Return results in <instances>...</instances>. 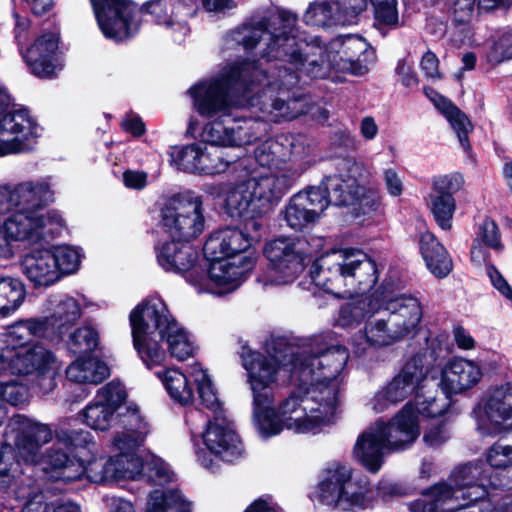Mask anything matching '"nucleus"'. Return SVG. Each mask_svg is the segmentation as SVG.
Wrapping results in <instances>:
<instances>
[{
  "label": "nucleus",
  "mask_w": 512,
  "mask_h": 512,
  "mask_svg": "<svg viewBox=\"0 0 512 512\" xmlns=\"http://www.w3.org/2000/svg\"><path fill=\"white\" fill-rule=\"evenodd\" d=\"M296 20L293 13L280 11L269 20L245 23L224 36L223 48L232 50L241 46L249 51L260 41L267 40L265 56L286 60L311 78H327L332 69L352 75L367 71L369 44L362 37L338 36L325 47L318 43L301 44L292 34Z\"/></svg>",
  "instance_id": "nucleus-1"
},
{
  "label": "nucleus",
  "mask_w": 512,
  "mask_h": 512,
  "mask_svg": "<svg viewBox=\"0 0 512 512\" xmlns=\"http://www.w3.org/2000/svg\"><path fill=\"white\" fill-rule=\"evenodd\" d=\"M349 359L344 346L293 351L291 381L298 386L282 401L280 414L288 430L316 433L329 424L339 406V378Z\"/></svg>",
  "instance_id": "nucleus-2"
},
{
  "label": "nucleus",
  "mask_w": 512,
  "mask_h": 512,
  "mask_svg": "<svg viewBox=\"0 0 512 512\" xmlns=\"http://www.w3.org/2000/svg\"><path fill=\"white\" fill-rule=\"evenodd\" d=\"M267 75L255 62L235 61L227 64L219 77L198 83L189 89L196 111L205 118H223L231 115L234 93L244 92ZM242 129L233 125V119L216 120L206 125L203 139L212 146H242L249 139L235 136L233 131Z\"/></svg>",
  "instance_id": "nucleus-3"
},
{
  "label": "nucleus",
  "mask_w": 512,
  "mask_h": 512,
  "mask_svg": "<svg viewBox=\"0 0 512 512\" xmlns=\"http://www.w3.org/2000/svg\"><path fill=\"white\" fill-rule=\"evenodd\" d=\"M238 343V354L253 395V415L257 427L264 437L277 435L288 426L280 414L282 401L276 409L271 407L275 398L273 385L281 371L291 374L293 348L280 337H272L265 342L267 355L252 349L247 341L240 339Z\"/></svg>",
  "instance_id": "nucleus-4"
},
{
  "label": "nucleus",
  "mask_w": 512,
  "mask_h": 512,
  "mask_svg": "<svg viewBox=\"0 0 512 512\" xmlns=\"http://www.w3.org/2000/svg\"><path fill=\"white\" fill-rule=\"evenodd\" d=\"M130 324L134 348L149 369L166 360V352L158 344V338L167 343L171 356L179 361L186 360L195 352L191 336L159 298L145 300L136 306L130 313Z\"/></svg>",
  "instance_id": "nucleus-5"
},
{
  "label": "nucleus",
  "mask_w": 512,
  "mask_h": 512,
  "mask_svg": "<svg viewBox=\"0 0 512 512\" xmlns=\"http://www.w3.org/2000/svg\"><path fill=\"white\" fill-rule=\"evenodd\" d=\"M309 276L316 287L344 298L370 294L378 281V268L361 250L333 249L313 262Z\"/></svg>",
  "instance_id": "nucleus-6"
},
{
  "label": "nucleus",
  "mask_w": 512,
  "mask_h": 512,
  "mask_svg": "<svg viewBox=\"0 0 512 512\" xmlns=\"http://www.w3.org/2000/svg\"><path fill=\"white\" fill-rule=\"evenodd\" d=\"M40 318L20 320L0 337V368L17 375L52 377L61 368L55 353L42 344L26 346L33 337H48Z\"/></svg>",
  "instance_id": "nucleus-7"
},
{
  "label": "nucleus",
  "mask_w": 512,
  "mask_h": 512,
  "mask_svg": "<svg viewBox=\"0 0 512 512\" xmlns=\"http://www.w3.org/2000/svg\"><path fill=\"white\" fill-rule=\"evenodd\" d=\"M411 405H405L389 422L376 421L356 439L353 459L371 473H377L384 464L385 456L404 450L419 436V428L413 418L406 417Z\"/></svg>",
  "instance_id": "nucleus-8"
},
{
  "label": "nucleus",
  "mask_w": 512,
  "mask_h": 512,
  "mask_svg": "<svg viewBox=\"0 0 512 512\" xmlns=\"http://www.w3.org/2000/svg\"><path fill=\"white\" fill-rule=\"evenodd\" d=\"M451 483L440 482L411 502L410 512H437L451 503L470 504L472 500L486 496L491 484L489 467L483 462L461 465L450 476Z\"/></svg>",
  "instance_id": "nucleus-9"
},
{
  "label": "nucleus",
  "mask_w": 512,
  "mask_h": 512,
  "mask_svg": "<svg viewBox=\"0 0 512 512\" xmlns=\"http://www.w3.org/2000/svg\"><path fill=\"white\" fill-rule=\"evenodd\" d=\"M278 79L268 81L265 89L259 95L257 104L266 120H257L252 118L233 119V125L240 126L242 129L233 131L235 136H249L247 142L243 145L251 144L256 139L264 136L268 132L266 121L278 122L281 119L291 120L305 112L304 105L297 98L286 99L289 90L298 82V76L290 72L288 68L279 69Z\"/></svg>",
  "instance_id": "nucleus-10"
},
{
  "label": "nucleus",
  "mask_w": 512,
  "mask_h": 512,
  "mask_svg": "<svg viewBox=\"0 0 512 512\" xmlns=\"http://www.w3.org/2000/svg\"><path fill=\"white\" fill-rule=\"evenodd\" d=\"M264 254L269 265L258 280L264 286H281L293 283L303 272L309 252L304 239L282 236L268 242Z\"/></svg>",
  "instance_id": "nucleus-11"
},
{
  "label": "nucleus",
  "mask_w": 512,
  "mask_h": 512,
  "mask_svg": "<svg viewBox=\"0 0 512 512\" xmlns=\"http://www.w3.org/2000/svg\"><path fill=\"white\" fill-rule=\"evenodd\" d=\"M367 167L354 160H345L338 174L330 175L322 181L331 204L347 206L358 203L363 214L376 210L378 201L373 195L365 194L364 183L368 179Z\"/></svg>",
  "instance_id": "nucleus-12"
},
{
  "label": "nucleus",
  "mask_w": 512,
  "mask_h": 512,
  "mask_svg": "<svg viewBox=\"0 0 512 512\" xmlns=\"http://www.w3.org/2000/svg\"><path fill=\"white\" fill-rule=\"evenodd\" d=\"M63 227V219L54 211L37 213L16 210L5 222H0V257H9L10 241L36 243L58 233Z\"/></svg>",
  "instance_id": "nucleus-13"
},
{
  "label": "nucleus",
  "mask_w": 512,
  "mask_h": 512,
  "mask_svg": "<svg viewBox=\"0 0 512 512\" xmlns=\"http://www.w3.org/2000/svg\"><path fill=\"white\" fill-rule=\"evenodd\" d=\"M161 225L174 239L190 241L205 227L201 196L188 191L167 200L161 210Z\"/></svg>",
  "instance_id": "nucleus-14"
},
{
  "label": "nucleus",
  "mask_w": 512,
  "mask_h": 512,
  "mask_svg": "<svg viewBox=\"0 0 512 512\" xmlns=\"http://www.w3.org/2000/svg\"><path fill=\"white\" fill-rule=\"evenodd\" d=\"M319 499L341 511L365 509L369 501L363 487L352 481L351 469L339 463L331 464L319 483Z\"/></svg>",
  "instance_id": "nucleus-15"
},
{
  "label": "nucleus",
  "mask_w": 512,
  "mask_h": 512,
  "mask_svg": "<svg viewBox=\"0 0 512 512\" xmlns=\"http://www.w3.org/2000/svg\"><path fill=\"white\" fill-rule=\"evenodd\" d=\"M100 30L106 38L121 41L140 26V10L129 0H90Z\"/></svg>",
  "instance_id": "nucleus-16"
},
{
  "label": "nucleus",
  "mask_w": 512,
  "mask_h": 512,
  "mask_svg": "<svg viewBox=\"0 0 512 512\" xmlns=\"http://www.w3.org/2000/svg\"><path fill=\"white\" fill-rule=\"evenodd\" d=\"M427 368L420 356L412 357L386 386L379 389L371 400L372 409L381 413L396 406L416 391L424 388Z\"/></svg>",
  "instance_id": "nucleus-17"
},
{
  "label": "nucleus",
  "mask_w": 512,
  "mask_h": 512,
  "mask_svg": "<svg viewBox=\"0 0 512 512\" xmlns=\"http://www.w3.org/2000/svg\"><path fill=\"white\" fill-rule=\"evenodd\" d=\"M211 261L208 271L200 269V274L193 277L190 284L199 293L209 292L216 295L230 293L237 289L243 280V276L250 269V261H231L229 259H209Z\"/></svg>",
  "instance_id": "nucleus-18"
},
{
  "label": "nucleus",
  "mask_w": 512,
  "mask_h": 512,
  "mask_svg": "<svg viewBox=\"0 0 512 512\" xmlns=\"http://www.w3.org/2000/svg\"><path fill=\"white\" fill-rule=\"evenodd\" d=\"M39 136V127L26 109H18L0 118V157L28 152L31 140Z\"/></svg>",
  "instance_id": "nucleus-19"
},
{
  "label": "nucleus",
  "mask_w": 512,
  "mask_h": 512,
  "mask_svg": "<svg viewBox=\"0 0 512 512\" xmlns=\"http://www.w3.org/2000/svg\"><path fill=\"white\" fill-rule=\"evenodd\" d=\"M9 427L16 432L15 446L19 456L27 463H40L42 447L53 438L52 429L24 415L11 418Z\"/></svg>",
  "instance_id": "nucleus-20"
},
{
  "label": "nucleus",
  "mask_w": 512,
  "mask_h": 512,
  "mask_svg": "<svg viewBox=\"0 0 512 512\" xmlns=\"http://www.w3.org/2000/svg\"><path fill=\"white\" fill-rule=\"evenodd\" d=\"M52 192L48 182H24L14 187L0 185V213L12 210L44 213L42 206L51 200Z\"/></svg>",
  "instance_id": "nucleus-21"
},
{
  "label": "nucleus",
  "mask_w": 512,
  "mask_h": 512,
  "mask_svg": "<svg viewBox=\"0 0 512 512\" xmlns=\"http://www.w3.org/2000/svg\"><path fill=\"white\" fill-rule=\"evenodd\" d=\"M125 398L126 391L121 383H108L99 389L93 402L83 410L84 422L94 430L109 429L115 412L123 404Z\"/></svg>",
  "instance_id": "nucleus-22"
},
{
  "label": "nucleus",
  "mask_w": 512,
  "mask_h": 512,
  "mask_svg": "<svg viewBox=\"0 0 512 512\" xmlns=\"http://www.w3.org/2000/svg\"><path fill=\"white\" fill-rule=\"evenodd\" d=\"M301 174L300 169L285 166L283 173H268L248 179L246 182L261 212L278 201Z\"/></svg>",
  "instance_id": "nucleus-23"
},
{
  "label": "nucleus",
  "mask_w": 512,
  "mask_h": 512,
  "mask_svg": "<svg viewBox=\"0 0 512 512\" xmlns=\"http://www.w3.org/2000/svg\"><path fill=\"white\" fill-rule=\"evenodd\" d=\"M482 377L483 370L479 363L463 357H453L441 368L438 386L452 397L472 389Z\"/></svg>",
  "instance_id": "nucleus-24"
},
{
  "label": "nucleus",
  "mask_w": 512,
  "mask_h": 512,
  "mask_svg": "<svg viewBox=\"0 0 512 512\" xmlns=\"http://www.w3.org/2000/svg\"><path fill=\"white\" fill-rule=\"evenodd\" d=\"M485 419L477 426L482 435L512 430V383L496 389L485 405Z\"/></svg>",
  "instance_id": "nucleus-25"
},
{
  "label": "nucleus",
  "mask_w": 512,
  "mask_h": 512,
  "mask_svg": "<svg viewBox=\"0 0 512 512\" xmlns=\"http://www.w3.org/2000/svg\"><path fill=\"white\" fill-rule=\"evenodd\" d=\"M382 309L401 340L418 328L423 310L419 300L410 295H401L391 299L381 298Z\"/></svg>",
  "instance_id": "nucleus-26"
},
{
  "label": "nucleus",
  "mask_w": 512,
  "mask_h": 512,
  "mask_svg": "<svg viewBox=\"0 0 512 512\" xmlns=\"http://www.w3.org/2000/svg\"><path fill=\"white\" fill-rule=\"evenodd\" d=\"M198 259V251L189 244V241L175 239L165 242L157 251L160 266L166 271L185 274L189 283L192 273L193 277L200 274L201 267L197 264Z\"/></svg>",
  "instance_id": "nucleus-27"
},
{
  "label": "nucleus",
  "mask_w": 512,
  "mask_h": 512,
  "mask_svg": "<svg viewBox=\"0 0 512 512\" xmlns=\"http://www.w3.org/2000/svg\"><path fill=\"white\" fill-rule=\"evenodd\" d=\"M31 72L40 78H50L61 68L58 57V37L54 33L39 36L23 54Z\"/></svg>",
  "instance_id": "nucleus-28"
},
{
  "label": "nucleus",
  "mask_w": 512,
  "mask_h": 512,
  "mask_svg": "<svg viewBox=\"0 0 512 512\" xmlns=\"http://www.w3.org/2000/svg\"><path fill=\"white\" fill-rule=\"evenodd\" d=\"M250 246V239L238 228L226 227L214 232L205 242L203 251L207 259L249 261L240 256Z\"/></svg>",
  "instance_id": "nucleus-29"
},
{
  "label": "nucleus",
  "mask_w": 512,
  "mask_h": 512,
  "mask_svg": "<svg viewBox=\"0 0 512 512\" xmlns=\"http://www.w3.org/2000/svg\"><path fill=\"white\" fill-rule=\"evenodd\" d=\"M43 470L51 473V477L70 482L79 479L84 473L91 474L89 465L86 467L80 456L70 455L66 452L62 443L56 442L42 453L40 463Z\"/></svg>",
  "instance_id": "nucleus-30"
},
{
  "label": "nucleus",
  "mask_w": 512,
  "mask_h": 512,
  "mask_svg": "<svg viewBox=\"0 0 512 512\" xmlns=\"http://www.w3.org/2000/svg\"><path fill=\"white\" fill-rule=\"evenodd\" d=\"M202 437L207 449L224 461L232 462L242 454V443L238 435L224 419L216 418L209 422Z\"/></svg>",
  "instance_id": "nucleus-31"
},
{
  "label": "nucleus",
  "mask_w": 512,
  "mask_h": 512,
  "mask_svg": "<svg viewBox=\"0 0 512 512\" xmlns=\"http://www.w3.org/2000/svg\"><path fill=\"white\" fill-rule=\"evenodd\" d=\"M89 471L93 482L136 479L143 471V462L135 453H119L105 463L89 462Z\"/></svg>",
  "instance_id": "nucleus-32"
},
{
  "label": "nucleus",
  "mask_w": 512,
  "mask_h": 512,
  "mask_svg": "<svg viewBox=\"0 0 512 512\" xmlns=\"http://www.w3.org/2000/svg\"><path fill=\"white\" fill-rule=\"evenodd\" d=\"M354 0H325L312 2L304 13V21L307 25L315 27H330L334 25H346L352 21L361 11H353Z\"/></svg>",
  "instance_id": "nucleus-33"
},
{
  "label": "nucleus",
  "mask_w": 512,
  "mask_h": 512,
  "mask_svg": "<svg viewBox=\"0 0 512 512\" xmlns=\"http://www.w3.org/2000/svg\"><path fill=\"white\" fill-rule=\"evenodd\" d=\"M145 9L158 24L171 27L175 32L186 35L189 31L187 20L196 15L198 5L196 0H176L172 5L171 15H168L161 0H151L146 3Z\"/></svg>",
  "instance_id": "nucleus-34"
},
{
  "label": "nucleus",
  "mask_w": 512,
  "mask_h": 512,
  "mask_svg": "<svg viewBox=\"0 0 512 512\" xmlns=\"http://www.w3.org/2000/svg\"><path fill=\"white\" fill-rule=\"evenodd\" d=\"M54 256L49 249H40L26 254L21 267L23 274L35 287H48L59 280Z\"/></svg>",
  "instance_id": "nucleus-35"
},
{
  "label": "nucleus",
  "mask_w": 512,
  "mask_h": 512,
  "mask_svg": "<svg viewBox=\"0 0 512 512\" xmlns=\"http://www.w3.org/2000/svg\"><path fill=\"white\" fill-rule=\"evenodd\" d=\"M52 313L48 317H40L46 323L48 337L62 336L81 317V307L76 299L70 296L53 297L50 299Z\"/></svg>",
  "instance_id": "nucleus-36"
},
{
  "label": "nucleus",
  "mask_w": 512,
  "mask_h": 512,
  "mask_svg": "<svg viewBox=\"0 0 512 512\" xmlns=\"http://www.w3.org/2000/svg\"><path fill=\"white\" fill-rule=\"evenodd\" d=\"M360 339L363 343H359L356 349L359 354L364 353L366 348L380 349L401 341L384 312L366 321Z\"/></svg>",
  "instance_id": "nucleus-37"
},
{
  "label": "nucleus",
  "mask_w": 512,
  "mask_h": 512,
  "mask_svg": "<svg viewBox=\"0 0 512 512\" xmlns=\"http://www.w3.org/2000/svg\"><path fill=\"white\" fill-rule=\"evenodd\" d=\"M451 404V396L441 390H427L424 384L423 389L416 391L413 401L405 405H411L407 416L413 418L416 425L419 426V415L423 417H437L444 414ZM420 429V427H418Z\"/></svg>",
  "instance_id": "nucleus-38"
},
{
  "label": "nucleus",
  "mask_w": 512,
  "mask_h": 512,
  "mask_svg": "<svg viewBox=\"0 0 512 512\" xmlns=\"http://www.w3.org/2000/svg\"><path fill=\"white\" fill-rule=\"evenodd\" d=\"M425 95L433 102L435 107L446 117L453 130L456 132L458 140L464 150L470 149L468 134L473 126L468 117L460 111L452 102L440 95L432 88H424Z\"/></svg>",
  "instance_id": "nucleus-39"
},
{
  "label": "nucleus",
  "mask_w": 512,
  "mask_h": 512,
  "mask_svg": "<svg viewBox=\"0 0 512 512\" xmlns=\"http://www.w3.org/2000/svg\"><path fill=\"white\" fill-rule=\"evenodd\" d=\"M340 310L338 321L344 327H354L363 320L371 319L382 309L380 297L374 294H355Z\"/></svg>",
  "instance_id": "nucleus-40"
},
{
  "label": "nucleus",
  "mask_w": 512,
  "mask_h": 512,
  "mask_svg": "<svg viewBox=\"0 0 512 512\" xmlns=\"http://www.w3.org/2000/svg\"><path fill=\"white\" fill-rule=\"evenodd\" d=\"M420 250L429 271L437 278L447 277L452 269V259L445 247L430 232L420 237Z\"/></svg>",
  "instance_id": "nucleus-41"
},
{
  "label": "nucleus",
  "mask_w": 512,
  "mask_h": 512,
  "mask_svg": "<svg viewBox=\"0 0 512 512\" xmlns=\"http://www.w3.org/2000/svg\"><path fill=\"white\" fill-rule=\"evenodd\" d=\"M66 376L75 383L99 384L109 376V368L94 357L78 358L67 367Z\"/></svg>",
  "instance_id": "nucleus-42"
},
{
  "label": "nucleus",
  "mask_w": 512,
  "mask_h": 512,
  "mask_svg": "<svg viewBox=\"0 0 512 512\" xmlns=\"http://www.w3.org/2000/svg\"><path fill=\"white\" fill-rule=\"evenodd\" d=\"M289 148L278 140L269 139L260 144L254 151L255 161L270 173L282 174L285 166L296 167L289 158Z\"/></svg>",
  "instance_id": "nucleus-43"
},
{
  "label": "nucleus",
  "mask_w": 512,
  "mask_h": 512,
  "mask_svg": "<svg viewBox=\"0 0 512 512\" xmlns=\"http://www.w3.org/2000/svg\"><path fill=\"white\" fill-rule=\"evenodd\" d=\"M128 425L123 431L117 432L112 441L113 448L119 453H135L149 432L148 424L136 411L129 416Z\"/></svg>",
  "instance_id": "nucleus-44"
},
{
  "label": "nucleus",
  "mask_w": 512,
  "mask_h": 512,
  "mask_svg": "<svg viewBox=\"0 0 512 512\" xmlns=\"http://www.w3.org/2000/svg\"><path fill=\"white\" fill-rule=\"evenodd\" d=\"M156 375L174 401L182 405H187L193 401V388L182 371L177 368H167L164 371L157 372Z\"/></svg>",
  "instance_id": "nucleus-45"
},
{
  "label": "nucleus",
  "mask_w": 512,
  "mask_h": 512,
  "mask_svg": "<svg viewBox=\"0 0 512 512\" xmlns=\"http://www.w3.org/2000/svg\"><path fill=\"white\" fill-rule=\"evenodd\" d=\"M225 209L231 217L255 216L262 213L245 181L228 192Z\"/></svg>",
  "instance_id": "nucleus-46"
},
{
  "label": "nucleus",
  "mask_w": 512,
  "mask_h": 512,
  "mask_svg": "<svg viewBox=\"0 0 512 512\" xmlns=\"http://www.w3.org/2000/svg\"><path fill=\"white\" fill-rule=\"evenodd\" d=\"M191 504L178 490H154L148 496L145 512H190Z\"/></svg>",
  "instance_id": "nucleus-47"
},
{
  "label": "nucleus",
  "mask_w": 512,
  "mask_h": 512,
  "mask_svg": "<svg viewBox=\"0 0 512 512\" xmlns=\"http://www.w3.org/2000/svg\"><path fill=\"white\" fill-rule=\"evenodd\" d=\"M25 298L22 282L10 276L0 277V315L6 317L15 312Z\"/></svg>",
  "instance_id": "nucleus-48"
},
{
  "label": "nucleus",
  "mask_w": 512,
  "mask_h": 512,
  "mask_svg": "<svg viewBox=\"0 0 512 512\" xmlns=\"http://www.w3.org/2000/svg\"><path fill=\"white\" fill-rule=\"evenodd\" d=\"M190 376L197 385L201 403L213 412L220 410L221 404L217 398L215 389L207 371L196 363L191 366Z\"/></svg>",
  "instance_id": "nucleus-49"
},
{
  "label": "nucleus",
  "mask_w": 512,
  "mask_h": 512,
  "mask_svg": "<svg viewBox=\"0 0 512 512\" xmlns=\"http://www.w3.org/2000/svg\"><path fill=\"white\" fill-rule=\"evenodd\" d=\"M305 198L294 195L284 210V219L287 225L296 231H301L316 219L307 208Z\"/></svg>",
  "instance_id": "nucleus-50"
},
{
  "label": "nucleus",
  "mask_w": 512,
  "mask_h": 512,
  "mask_svg": "<svg viewBox=\"0 0 512 512\" xmlns=\"http://www.w3.org/2000/svg\"><path fill=\"white\" fill-rule=\"evenodd\" d=\"M429 198L435 221L443 230H450L453 215L456 210L454 197L449 194L437 195L433 193Z\"/></svg>",
  "instance_id": "nucleus-51"
},
{
  "label": "nucleus",
  "mask_w": 512,
  "mask_h": 512,
  "mask_svg": "<svg viewBox=\"0 0 512 512\" xmlns=\"http://www.w3.org/2000/svg\"><path fill=\"white\" fill-rule=\"evenodd\" d=\"M55 438L70 453L80 456V459H82V451L89 448L90 445H94L91 434L84 430L61 429L56 431Z\"/></svg>",
  "instance_id": "nucleus-52"
},
{
  "label": "nucleus",
  "mask_w": 512,
  "mask_h": 512,
  "mask_svg": "<svg viewBox=\"0 0 512 512\" xmlns=\"http://www.w3.org/2000/svg\"><path fill=\"white\" fill-rule=\"evenodd\" d=\"M14 494L20 500H27L22 512H50L51 504L44 500L43 494L38 488L25 483L24 479L16 487Z\"/></svg>",
  "instance_id": "nucleus-53"
},
{
  "label": "nucleus",
  "mask_w": 512,
  "mask_h": 512,
  "mask_svg": "<svg viewBox=\"0 0 512 512\" xmlns=\"http://www.w3.org/2000/svg\"><path fill=\"white\" fill-rule=\"evenodd\" d=\"M204 144H191L185 146L179 153L178 166L181 170L199 173L200 171H213L212 166H201L203 160Z\"/></svg>",
  "instance_id": "nucleus-54"
},
{
  "label": "nucleus",
  "mask_w": 512,
  "mask_h": 512,
  "mask_svg": "<svg viewBox=\"0 0 512 512\" xmlns=\"http://www.w3.org/2000/svg\"><path fill=\"white\" fill-rule=\"evenodd\" d=\"M99 344L97 331L89 326L76 329L71 335L68 347L73 353L92 352Z\"/></svg>",
  "instance_id": "nucleus-55"
},
{
  "label": "nucleus",
  "mask_w": 512,
  "mask_h": 512,
  "mask_svg": "<svg viewBox=\"0 0 512 512\" xmlns=\"http://www.w3.org/2000/svg\"><path fill=\"white\" fill-rule=\"evenodd\" d=\"M55 264L59 273V279L62 275L71 274L77 271L81 261V254L77 248L71 246H58L51 250Z\"/></svg>",
  "instance_id": "nucleus-56"
},
{
  "label": "nucleus",
  "mask_w": 512,
  "mask_h": 512,
  "mask_svg": "<svg viewBox=\"0 0 512 512\" xmlns=\"http://www.w3.org/2000/svg\"><path fill=\"white\" fill-rule=\"evenodd\" d=\"M21 474L20 464L15 460L11 449L2 450L0 452V488H10L19 480Z\"/></svg>",
  "instance_id": "nucleus-57"
},
{
  "label": "nucleus",
  "mask_w": 512,
  "mask_h": 512,
  "mask_svg": "<svg viewBox=\"0 0 512 512\" xmlns=\"http://www.w3.org/2000/svg\"><path fill=\"white\" fill-rule=\"evenodd\" d=\"M144 476L157 485H164L173 479V473L169 466L156 456H151L143 463Z\"/></svg>",
  "instance_id": "nucleus-58"
},
{
  "label": "nucleus",
  "mask_w": 512,
  "mask_h": 512,
  "mask_svg": "<svg viewBox=\"0 0 512 512\" xmlns=\"http://www.w3.org/2000/svg\"><path fill=\"white\" fill-rule=\"evenodd\" d=\"M450 505L460 506L463 512H505L506 503H501L496 494L487 491L486 496L472 500L470 504L451 503Z\"/></svg>",
  "instance_id": "nucleus-59"
},
{
  "label": "nucleus",
  "mask_w": 512,
  "mask_h": 512,
  "mask_svg": "<svg viewBox=\"0 0 512 512\" xmlns=\"http://www.w3.org/2000/svg\"><path fill=\"white\" fill-rule=\"evenodd\" d=\"M296 195L305 198L306 207L309 208L311 215L317 220L320 214L331 204L328 194L323 190L322 184L319 187H311L310 189L299 192Z\"/></svg>",
  "instance_id": "nucleus-60"
},
{
  "label": "nucleus",
  "mask_w": 512,
  "mask_h": 512,
  "mask_svg": "<svg viewBox=\"0 0 512 512\" xmlns=\"http://www.w3.org/2000/svg\"><path fill=\"white\" fill-rule=\"evenodd\" d=\"M512 58V30L504 31L493 43L488 60L492 63H500Z\"/></svg>",
  "instance_id": "nucleus-61"
},
{
  "label": "nucleus",
  "mask_w": 512,
  "mask_h": 512,
  "mask_svg": "<svg viewBox=\"0 0 512 512\" xmlns=\"http://www.w3.org/2000/svg\"><path fill=\"white\" fill-rule=\"evenodd\" d=\"M476 239L495 251H502L503 249L499 228L495 221L491 219H485L483 221L480 225L479 234Z\"/></svg>",
  "instance_id": "nucleus-62"
},
{
  "label": "nucleus",
  "mask_w": 512,
  "mask_h": 512,
  "mask_svg": "<svg viewBox=\"0 0 512 512\" xmlns=\"http://www.w3.org/2000/svg\"><path fill=\"white\" fill-rule=\"evenodd\" d=\"M463 184V176L459 173L436 176L433 179L434 194H449L453 196L454 193L458 192L462 188Z\"/></svg>",
  "instance_id": "nucleus-63"
},
{
  "label": "nucleus",
  "mask_w": 512,
  "mask_h": 512,
  "mask_svg": "<svg viewBox=\"0 0 512 512\" xmlns=\"http://www.w3.org/2000/svg\"><path fill=\"white\" fill-rule=\"evenodd\" d=\"M487 462L490 467L494 468L512 466V443H495L487 453Z\"/></svg>",
  "instance_id": "nucleus-64"
}]
</instances>
